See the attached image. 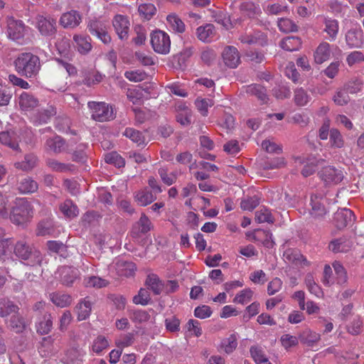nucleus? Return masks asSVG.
<instances>
[{
    "instance_id": "1",
    "label": "nucleus",
    "mask_w": 364,
    "mask_h": 364,
    "mask_svg": "<svg viewBox=\"0 0 364 364\" xmlns=\"http://www.w3.org/2000/svg\"><path fill=\"white\" fill-rule=\"evenodd\" d=\"M16 72L21 76H36L41 68L40 58L31 53H22L14 62Z\"/></svg>"
},
{
    "instance_id": "2",
    "label": "nucleus",
    "mask_w": 364,
    "mask_h": 364,
    "mask_svg": "<svg viewBox=\"0 0 364 364\" xmlns=\"http://www.w3.org/2000/svg\"><path fill=\"white\" fill-rule=\"evenodd\" d=\"M14 253L18 258L28 261L27 264L31 267H37L41 266L43 262L41 252L24 240H21L16 242L14 247Z\"/></svg>"
},
{
    "instance_id": "3",
    "label": "nucleus",
    "mask_w": 364,
    "mask_h": 364,
    "mask_svg": "<svg viewBox=\"0 0 364 364\" xmlns=\"http://www.w3.org/2000/svg\"><path fill=\"white\" fill-rule=\"evenodd\" d=\"M33 210L31 203L24 199H17L13 206L10 219L13 223L21 225L32 217Z\"/></svg>"
},
{
    "instance_id": "4",
    "label": "nucleus",
    "mask_w": 364,
    "mask_h": 364,
    "mask_svg": "<svg viewBox=\"0 0 364 364\" xmlns=\"http://www.w3.org/2000/svg\"><path fill=\"white\" fill-rule=\"evenodd\" d=\"M8 37L19 44H23L26 33V27L21 20L15 19L14 17L7 18Z\"/></svg>"
},
{
    "instance_id": "5",
    "label": "nucleus",
    "mask_w": 364,
    "mask_h": 364,
    "mask_svg": "<svg viewBox=\"0 0 364 364\" xmlns=\"http://www.w3.org/2000/svg\"><path fill=\"white\" fill-rule=\"evenodd\" d=\"M151 44L154 50L160 54L169 53L171 41L164 31L156 30L151 34Z\"/></svg>"
},
{
    "instance_id": "6",
    "label": "nucleus",
    "mask_w": 364,
    "mask_h": 364,
    "mask_svg": "<svg viewBox=\"0 0 364 364\" xmlns=\"http://www.w3.org/2000/svg\"><path fill=\"white\" fill-rule=\"evenodd\" d=\"M36 26L40 33L46 37H53L57 33L56 20L50 16L38 15Z\"/></svg>"
},
{
    "instance_id": "7",
    "label": "nucleus",
    "mask_w": 364,
    "mask_h": 364,
    "mask_svg": "<svg viewBox=\"0 0 364 364\" xmlns=\"http://www.w3.org/2000/svg\"><path fill=\"white\" fill-rule=\"evenodd\" d=\"M89 32L92 35L97 36L105 44H107L111 41V37L107 31L106 23L97 18L91 19L87 25Z\"/></svg>"
},
{
    "instance_id": "8",
    "label": "nucleus",
    "mask_w": 364,
    "mask_h": 364,
    "mask_svg": "<svg viewBox=\"0 0 364 364\" xmlns=\"http://www.w3.org/2000/svg\"><path fill=\"white\" fill-rule=\"evenodd\" d=\"M152 228L151 222L149 218L144 213H142L139 220L132 225L130 235L133 239L139 240L142 235L149 232Z\"/></svg>"
},
{
    "instance_id": "9",
    "label": "nucleus",
    "mask_w": 364,
    "mask_h": 364,
    "mask_svg": "<svg viewBox=\"0 0 364 364\" xmlns=\"http://www.w3.org/2000/svg\"><path fill=\"white\" fill-rule=\"evenodd\" d=\"M88 107L92 110V118L95 121L105 122L112 117V112L105 102H89Z\"/></svg>"
},
{
    "instance_id": "10",
    "label": "nucleus",
    "mask_w": 364,
    "mask_h": 364,
    "mask_svg": "<svg viewBox=\"0 0 364 364\" xmlns=\"http://www.w3.org/2000/svg\"><path fill=\"white\" fill-rule=\"evenodd\" d=\"M296 161L300 164L306 162V165L304 166L301 173L303 176L308 177L316 172L318 168V166L320 164H323L324 160L322 159H317L315 156H309L306 158V161L299 157L296 159Z\"/></svg>"
},
{
    "instance_id": "11",
    "label": "nucleus",
    "mask_w": 364,
    "mask_h": 364,
    "mask_svg": "<svg viewBox=\"0 0 364 364\" xmlns=\"http://www.w3.org/2000/svg\"><path fill=\"white\" fill-rule=\"evenodd\" d=\"M222 57L225 64L231 68H236L240 63L239 53L234 46L225 47L222 53Z\"/></svg>"
},
{
    "instance_id": "12",
    "label": "nucleus",
    "mask_w": 364,
    "mask_h": 364,
    "mask_svg": "<svg viewBox=\"0 0 364 364\" xmlns=\"http://www.w3.org/2000/svg\"><path fill=\"white\" fill-rule=\"evenodd\" d=\"M46 146L48 150L55 154H60L64 151L68 152V144L65 139L59 135L48 139L46 142Z\"/></svg>"
},
{
    "instance_id": "13",
    "label": "nucleus",
    "mask_w": 364,
    "mask_h": 364,
    "mask_svg": "<svg viewBox=\"0 0 364 364\" xmlns=\"http://www.w3.org/2000/svg\"><path fill=\"white\" fill-rule=\"evenodd\" d=\"M81 19V15L78 11L71 10L61 16L60 23L64 28H75L80 23Z\"/></svg>"
},
{
    "instance_id": "14",
    "label": "nucleus",
    "mask_w": 364,
    "mask_h": 364,
    "mask_svg": "<svg viewBox=\"0 0 364 364\" xmlns=\"http://www.w3.org/2000/svg\"><path fill=\"white\" fill-rule=\"evenodd\" d=\"M129 22L127 18L122 15H117L113 21V26L121 40H124L128 36Z\"/></svg>"
},
{
    "instance_id": "15",
    "label": "nucleus",
    "mask_w": 364,
    "mask_h": 364,
    "mask_svg": "<svg viewBox=\"0 0 364 364\" xmlns=\"http://www.w3.org/2000/svg\"><path fill=\"white\" fill-rule=\"evenodd\" d=\"M319 177L326 183H338L341 181V176L338 170L333 166H326L318 173Z\"/></svg>"
},
{
    "instance_id": "16",
    "label": "nucleus",
    "mask_w": 364,
    "mask_h": 364,
    "mask_svg": "<svg viewBox=\"0 0 364 364\" xmlns=\"http://www.w3.org/2000/svg\"><path fill=\"white\" fill-rule=\"evenodd\" d=\"M39 321L36 324L37 333L41 335L49 333L53 328V317L49 313H44L43 316L38 318Z\"/></svg>"
},
{
    "instance_id": "17",
    "label": "nucleus",
    "mask_w": 364,
    "mask_h": 364,
    "mask_svg": "<svg viewBox=\"0 0 364 364\" xmlns=\"http://www.w3.org/2000/svg\"><path fill=\"white\" fill-rule=\"evenodd\" d=\"M19 105L22 110L33 109L38 105V100L32 94L23 92L19 97Z\"/></svg>"
},
{
    "instance_id": "18",
    "label": "nucleus",
    "mask_w": 364,
    "mask_h": 364,
    "mask_svg": "<svg viewBox=\"0 0 364 364\" xmlns=\"http://www.w3.org/2000/svg\"><path fill=\"white\" fill-rule=\"evenodd\" d=\"M346 41L350 48H360L363 44V31L360 29H352L347 32Z\"/></svg>"
},
{
    "instance_id": "19",
    "label": "nucleus",
    "mask_w": 364,
    "mask_h": 364,
    "mask_svg": "<svg viewBox=\"0 0 364 364\" xmlns=\"http://www.w3.org/2000/svg\"><path fill=\"white\" fill-rule=\"evenodd\" d=\"M0 142L14 151H21L18 142L16 138V133L14 132L6 131L0 132Z\"/></svg>"
},
{
    "instance_id": "20",
    "label": "nucleus",
    "mask_w": 364,
    "mask_h": 364,
    "mask_svg": "<svg viewBox=\"0 0 364 364\" xmlns=\"http://www.w3.org/2000/svg\"><path fill=\"white\" fill-rule=\"evenodd\" d=\"M147 289H150L155 295H159L164 290V284L155 274H149L145 281Z\"/></svg>"
},
{
    "instance_id": "21",
    "label": "nucleus",
    "mask_w": 364,
    "mask_h": 364,
    "mask_svg": "<svg viewBox=\"0 0 364 364\" xmlns=\"http://www.w3.org/2000/svg\"><path fill=\"white\" fill-rule=\"evenodd\" d=\"M246 92L257 97L262 103L268 100L266 88L259 84H252L246 87Z\"/></svg>"
},
{
    "instance_id": "22",
    "label": "nucleus",
    "mask_w": 364,
    "mask_h": 364,
    "mask_svg": "<svg viewBox=\"0 0 364 364\" xmlns=\"http://www.w3.org/2000/svg\"><path fill=\"white\" fill-rule=\"evenodd\" d=\"M215 33V26L211 23L200 26L196 29L198 38L205 43L209 42Z\"/></svg>"
},
{
    "instance_id": "23",
    "label": "nucleus",
    "mask_w": 364,
    "mask_h": 364,
    "mask_svg": "<svg viewBox=\"0 0 364 364\" xmlns=\"http://www.w3.org/2000/svg\"><path fill=\"white\" fill-rule=\"evenodd\" d=\"M18 306L8 298H0V316L7 317L13 313H17Z\"/></svg>"
},
{
    "instance_id": "24",
    "label": "nucleus",
    "mask_w": 364,
    "mask_h": 364,
    "mask_svg": "<svg viewBox=\"0 0 364 364\" xmlns=\"http://www.w3.org/2000/svg\"><path fill=\"white\" fill-rule=\"evenodd\" d=\"M311 211L310 214L315 218H322L326 215V210L324 205L321 203V198L316 195L311 196Z\"/></svg>"
},
{
    "instance_id": "25",
    "label": "nucleus",
    "mask_w": 364,
    "mask_h": 364,
    "mask_svg": "<svg viewBox=\"0 0 364 364\" xmlns=\"http://www.w3.org/2000/svg\"><path fill=\"white\" fill-rule=\"evenodd\" d=\"M301 46V40L298 36H287L280 42L281 48L287 51L297 50Z\"/></svg>"
},
{
    "instance_id": "26",
    "label": "nucleus",
    "mask_w": 364,
    "mask_h": 364,
    "mask_svg": "<svg viewBox=\"0 0 364 364\" xmlns=\"http://www.w3.org/2000/svg\"><path fill=\"white\" fill-rule=\"evenodd\" d=\"M38 159L33 154H28L24 156V160L14 164V166L24 171L32 170L37 164Z\"/></svg>"
},
{
    "instance_id": "27",
    "label": "nucleus",
    "mask_w": 364,
    "mask_h": 364,
    "mask_svg": "<svg viewBox=\"0 0 364 364\" xmlns=\"http://www.w3.org/2000/svg\"><path fill=\"white\" fill-rule=\"evenodd\" d=\"M299 339L301 343L308 346H312L320 340V335L316 332L311 331L309 328H306L299 333Z\"/></svg>"
},
{
    "instance_id": "28",
    "label": "nucleus",
    "mask_w": 364,
    "mask_h": 364,
    "mask_svg": "<svg viewBox=\"0 0 364 364\" xmlns=\"http://www.w3.org/2000/svg\"><path fill=\"white\" fill-rule=\"evenodd\" d=\"M38 186L36 181L31 177H26L18 183V189L23 193H31L38 190Z\"/></svg>"
},
{
    "instance_id": "29",
    "label": "nucleus",
    "mask_w": 364,
    "mask_h": 364,
    "mask_svg": "<svg viewBox=\"0 0 364 364\" xmlns=\"http://www.w3.org/2000/svg\"><path fill=\"white\" fill-rule=\"evenodd\" d=\"M330 56L329 44L321 43L314 53V60L317 64H321L328 59Z\"/></svg>"
},
{
    "instance_id": "30",
    "label": "nucleus",
    "mask_w": 364,
    "mask_h": 364,
    "mask_svg": "<svg viewBox=\"0 0 364 364\" xmlns=\"http://www.w3.org/2000/svg\"><path fill=\"white\" fill-rule=\"evenodd\" d=\"M253 240L262 242V245L267 248H272L274 245L272 234L268 230H257V234L253 236Z\"/></svg>"
},
{
    "instance_id": "31",
    "label": "nucleus",
    "mask_w": 364,
    "mask_h": 364,
    "mask_svg": "<svg viewBox=\"0 0 364 364\" xmlns=\"http://www.w3.org/2000/svg\"><path fill=\"white\" fill-rule=\"evenodd\" d=\"M135 198L141 205L146 206L154 201L156 199V196L147 188H144L136 193Z\"/></svg>"
},
{
    "instance_id": "32",
    "label": "nucleus",
    "mask_w": 364,
    "mask_h": 364,
    "mask_svg": "<svg viewBox=\"0 0 364 364\" xmlns=\"http://www.w3.org/2000/svg\"><path fill=\"white\" fill-rule=\"evenodd\" d=\"M166 21L171 28L178 33H183L186 30L185 23L176 14H171L167 16Z\"/></svg>"
},
{
    "instance_id": "33",
    "label": "nucleus",
    "mask_w": 364,
    "mask_h": 364,
    "mask_svg": "<svg viewBox=\"0 0 364 364\" xmlns=\"http://www.w3.org/2000/svg\"><path fill=\"white\" fill-rule=\"evenodd\" d=\"M60 210L65 216L69 218H73L78 215V208L71 200H66L61 204Z\"/></svg>"
},
{
    "instance_id": "34",
    "label": "nucleus",
    "mask_w": 364,
    "mask_h": 364,
    "mask_svg": "<svg viewBox=\"0 0 364 364\" xmlns=\"http://www.w3.org/2000/svg\"><path fill=\"white\" fill-rule=\"evenodd\" d=\"M57 114L56 108L53 105H48V107L39 111L36 116V120L40 123H47L48 120Z\"/></svg>"
},
{
    "instance_id": "35",
    "label": "nucleus",
    "mask_w": 364,
    "mask_h": 364,
    "mask_svg": "<svg viewBox=\"0 0 364 364\" xmlns=\"http://www.w3.org/2000/svg\"><path fill=\"white\" fill-rule=\"evenodd\" d=\"M14 314L9 320V326L16 333H21L26 329L24 318L18 314V311Z\"/></svg>"
},
{
    "instance_id": "36",
    "label": "nucleus",
    "mask_w": 364,
    "mask_h": 364,
    "mask_svg": "<svg viewBox=\"0 0 364 364\" xmlns=\"http://www.w3.org/2000/svg\"><path fill=\"white\" fill-rule=\"evenodd\" d=\"M74 40L76 43L77 50L81 54H87L92 48L90 37L75 36Z\"/></svg>"
},
{
    "instance_id": "37",
    "label": "nucleus",
    "mask_w": 364,
    "mask_h": 364,
    "mask_svg": "<svg viewBox=\"0 0 364 364\" xmlns=\"http://www.w3.org/2000/svg\"><path fill=\"white\" fill-rule=\"evenodd\" d=\"M237 346V338L235 334H231L228 338L222 340L220 344V350H223L226 353H232Z\"/></svg>"
},
{
    "instance_id": "38",
    "label": "nucleus",
    "mask_w": 364,
    "mask_h": 364,
    "mask_svg": "<svg viewBox=\"0 0 364 364\" xmlns=\"http://www.w3.org/2000/svg\"><path fill=\"white\" fill-rule=\"evenodd\" d=\"M277 26L279 30L285 33L298 31V26L291 19L281 18L278 20Z\"/></svg>"
},
{
    "instance_id": "39",
    "label": "nucleus",
    "mask_w": 364,
    "mask_h": 364,
    "mask_svg": "<svg viewBox=\"0 0 364 364\" xmlns=\"http://www.w3.org/2000/svg\"><path fill=\"white\" fill-rule=\"evenodd\" d=\"M75 309L77 311V319L83 321L89 317L92 310V304L89 301H84L77 304Z\"/></svg>"
},
{
    "instance_id": "40",
    "label": "nucleus",
    "mask_w": 364,
    "mask_h": 364,
    "mask_svg": "<svg viewBox=\"0 0 364 364\" xmlns=\"http://www.w3.org/2000/svg\"><path fill=\"white\" fill-rule=\"evenodd\" d=\"M47 165L53 171L58 172L73 171L75 169L73 164L61 163L55 159H48Z\"/></svg>"
},
{
    "instance_id": "41",
    "label": "nucleus",
    "mask_w": 364,
    "mask_h": 364,
    "mask_svg": "<svg viewBox=\"0 0 364 364\" xmlns=\"http://www.w3.org/2000/svg\"><path fill=\"white\" fill-rule=\"evenodd\" d=\"M77 277L76 270L70 267H64L61 272L62 284L68 287L72 286Z\"/></svg>"
},
{
    "instance_id": "42",
    "label": "nucleus",
    "mask_w": 364,
    "mask_h": 364,
    "mask_svg": "<svg viewBox=\"0 0 364 364\" xmlns=\"http://www.w3.org/2000/svg\"><path fill=\"white\" fill-rule=\"evenodd\" d=\"M193 48L188 47L183 49L178 54L173 56V60L177 62L178 66L182 68L186 65L187 60L193 55Z\"/></svg>"
},
{
    "instance_id": "43",
    "label": "nucleus",
    "mask_w": 364,
    "mask_h": 364,
    "mask_svg": "<svg viewBox=\"0 0 364 364\" xmlns=\"http://www.w3.org/2000/svg\"><path fill=\"white\" fill-rule=\"evenodd\" d=\"M124 135L129 138L132 141L137 143L139 145L144 144L145 138L142 133L133 128H127L124 132Z\"/></svg>"
},
{
    "instance_id": "44",
    "label": "nucleus",
    "mask_w": 364,
    "mask_h": 364,
    "mask_svg": "<svg viewBox=\"0 0 364 364\" xmlns=\"http://www.w3.org/2000/svg\"><path fill=\"white\" fill-rule=\"evenodd\" d=\"M50 299L55 305L61 308L68 306L71 302L70 296L64 294L53 293L50 294Z\"/></svg>"
},
{
    "instance_id": "45",
    "label": "nucleus",
    "mask_w": 364,
    "mask_h": 364,
    "mask_svg": "<svg viewBox=\"0 0 364 364\" xmlns=\"http://www.w3.org/2000/svg\"><path fill=\"white\" fill-rule=\"evenodd\" d=\"M105 161L106 163L113 164L118 168L124 166V159L117 152L112 151L105 155Z\"/></svg>"
},
{
    "instance_id": "46",
    "label": "nucleus",
    "mask_w": 364,
    "mask_h": 364,
    "mask_svg": "<svg viewBox=\"0 0 364 364\" xmlns=\"http://www.w3.org/2000/svg\"><path fill=\"white\" fill-rule=\"evenodd\" d=\"M151 301L150 294L148 289L141 288L138 294L133 298V302L135 304H141L142 306L147 305Z\"/></svg>"
},
{
    "instance_id": "47",
    "label": "nucleus",
    "mask_w": 364,
    "mask_h": 364,
    "mask_svg": "<svg viewBox=\"0 0 364 364\" xmlns=\"http://www.w3.org/2000/svg\"><path fill=\"white\" fill-rule=\"evenodd\" d=\"M215 21L224 27L226 30L232 28V23L230 16L223 11L217 12L215 16Z\"/></svg>"
},
{
    "instance_id": "48",
    "label": "nucleus",
    "mask_w": 364,
    "mask_h": 364,
    "mask_svg": "<svg viewBox=\"0 0 364 364\" xmlns=\"http://www.w3.org/2000/svg\"><path fill=\"white\" fill-rule=\"evenodd\" d=\"M85 144H80L77 149L72 153V160L78 164H85L87 160V155L84 151Z\"/></svg>"
},
{
    "instance_id": "49",
    "label": "nucleus",
    "mask_w": 364,
    "mask_h": 364,
    "mask_svg": "<svg viewBox=\"0 0 364 364\" xmlns=\"http://www.w3.org/2000/svg\"><path fill=\"white\" fill-rule=\"evenodd\" d=\"M139 13L146 20H149L156 13V9L153 4H142L139 6Z\"/></svg>"
},
{
    "instance_id": "50",
    "label": "nucleus",
    "mask_w": 364,
    "mask_h": 364,
    "mask_svg": "<svg viewBox=\"0 0 364 364\" xmlns=\"http://www.w3.org/2000/svg\"><path fill=\"white\" fill-rule=\"evenodd\" d=\"M346 62L350 67L364 62V54L358 50L350 53L346 57Z\"/></svg>"
},
{
    "instance_id": "51",
    "label": "nucleus",
    "mask_w": 364,
    "mask_h": 364,
    "mask_svg": "<svg viewBox=\"0 0 364 364\" xmlns=\"http://www.w3.org/2000/svg\"><path fill=\"white\" fill-rule=\"evenodd\" d=\"M325 25V31L327 32V33L332 39H334L338 32V21L337 20L326 18Z\"/></svg>"
},
{
    "instance_id": "52",
    "label": "nucleus",
    "mask_w": 364,
    "mask_h": 364,
    "mask_svg": "<svg viewBox=\"0 0 364 364\" xmlns=\"http://www.w3.org/2000/svg\"><path fill=\"white\" fill-rule=\"evenodd\" d=\"M259 204V198L257 196L242 200L240 207L244 210H252Z\"/></svg>"
},
{
    "instance_id": "53",
    "label": "nucleus",
    "mask_w": 364,
    "mask_h": 364,
    "mask_svg": "<svg viewBox=\"0 0 364 364\" xmlns=\"http://www.w3.org/2000/svg\"><path fill=\"white\" fill-rule=\"evenodd\" d=\"M362 81L357 78H353L346 83L344 90L350 94H355L361 90Z\"/></svg>"
},
{
    "instance_id": "54",
    "label": "nucleus",
    "mask_w": 364,
    "mask_h": 364,
    "mask_svg": "<svg viewBox=\"0 0 364 364\" xmlns=\"http://www.w3.org/2000/svg\"><path fill=\"white\" fill-rule=\"evenodd\" d=\"M363 321L359 316H355L351 323L346 326L347 331L351 335H358L361 331Z\"/></svg>"
},
{
    "instance_id": "55",
    "label": "nucleus",
    "mask_w": 364,
    "mask_h": 364,
    "mask_svg": "<svg viewBox=\"0 0 364 364\" xmlns=\"http://www.w3.org/2000/svg\"><path fill=\"white\" fill-rule=\"evenodd\" d=\"M48 250L54 253H60L62 252H66L67 247L60 241L49 240L46 243Z\"/></svg>"
},
{
    "instance_id": "56",
    "label": "nucleus",
    "mask_w": 364,
    "mask_h": 364,
    "mask_svg": "<svg viewBox=\"0 0 364 364\" xmlns=\"http://www.w3.org/2000/svg\"><path fill=\"white\" fill-rule=\"evenodd\" d=\"M309 101V96L302 88L296 89L294 92V102L298 106H304Z\"/></svg>"
},
{
    "instance_id": "57",
    "label": "nucleus",
    "mask_w": 364,
    "mask_h": 364,
    "mask_svg": "<svg viewBox=\"0 0 364 364\" xmlns=\"http://www.w3.org/2000/svg\"><path fill=\"white\" fill-rule=\"evenodd\" d=\"M53 231L52 224L48 220L41 221L37 228V235L45 236L51 234Z\"/></svg>"
},
{
    "instance_id": "58",
    "label": "nucleus",
    "mask_w": 364,
    "mask_h": 364,
    "mask_svg": "<svg viewBox=\"0 0 364 364\" xmlns=\"http://www.w3.org/2000/svg\"><path fill=\"white\" fill-rule=\"evenodd\" d=\"M167 171L166 168H161L159 169V174L165 184L171 186L176 182L177 176L173 172L168 176Z\"/></svg>"
},
{
    "instance_id": "59",
    "label": "nucleus",
    "mask_w": 364,
    "mask_h": 364,
    "mask_svg": "<svg viewBox=\"0 0 364 364\" xmlns=\"http://www.w3.org/2000/svg\"><path fill=\"white\" fill-rule=\"evenodd\" d=\"M299 337L289 334H284L280 339L282 345L285 349L296 346L299 343Z\"/></svg>"
},
{
    "instance_id": "60",
    "label": "nucleus",
    "mask_w": 364,
    "mask_h": 364,
    "mask_svg": "<svg viewBox=\"0 0 364 364\" xmlns=\"http://www.w3.org/2000/svg\"><path fill=\"white\" fill-rule=\"evenodd\" d=\"M253 291L250 289L242 290L239 294H237L233 299L235 303L244 304L247 301H250L252 297Z\"/></svg>"
},
{
    "instance_id": "61",
    "label": "nucleus",
    "mask_w": 364,
    "mask_h": 364,
    "mask_svg": "<svg viewBox=\"0 0 364 364\" xmlns=\"http://www.w3.org/2000/svg\"><path fill=\"white\" fill-rule=\"evenodd\" d=\"M109 346L107 340L102 336H99L95 340L92 345V350L97 353H100Z\"/></svg>"
},
{
    "instance_id": "62",
    "label": "nucleus",
    "mask_w": 364,
    "mask_h": 364,
    "mask_svg": "<svg viewBox=\"0 0 364 364\" xmlns=\"http://www.w3.org/2000/svg\"><path fill=\"white\" fill-rule=\"evenodd\" d=\"M124 76L132 82H141L146 77L145 72L137 70L126 71Z\"/></svg>"
},
{
    "instance_id": "63",
    "label": "nucleus",
    "mask_w": 364,
    "mask_h": 364,
    "mask_svg": "<svg viewBox=\"0 0 364 364\" xmlns=\"http://www.w3.org/2000/svg\"><path fill=\"white\" fill-rule=\"evenodd\" d=\"M212 313L210 307L206 305L197 306L194 310V316L200 319L210 317Z\"/></svg>"
},
{
    "instance_id": "64",
    "label": "nucleus",
    "mask_w": 364,
    "mask_h": 364,
    "mask_svg": "<svg viewBox=\"0 0 364 364\" xmlns=\"http://www.w3.org/2000/svg\"><path fill=\"white\" fill-rule=\"evenodd\" d=\"M273 95L279 100L289 98L291 95V91L289 87L285 86H278L272 89Z\"/></svg>"
}]
</instances>
